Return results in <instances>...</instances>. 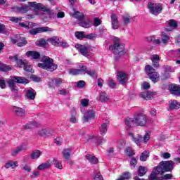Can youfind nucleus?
<instances>
[{
    "instance_id": "1",
    "label": "nucleus",
    "mask_w": 180,
    "mask_h": 180,
    "mask_svg": "<svg viewBox=\"0 0 180 180\" xmlns=\"http://www.w3.org/2000/svg\"><path fill=\"white\" fill-rule=\"evenodd\" d=\"M125 124L127 126H140L143 127L147 124V115L143 113H138L134 116L133 118H126Z\"/></svg>"
},
{
    "instance_id": "2",
    "label": "nucleus",
    "mask_w": 180,
    "mask_h": 180,
    "mask_svg": "<svg viewBox=\"0 0 180 180\" xmlns=\"http://www.w3.org/2000/svg\"><path fill=\"white\" fill-rule=\"evenodd\" d=\"M41 63H38V67L42 68L43 70H46L53 72L56 71L57 68V64L54 63V60L49 56H44L41 60Z\"/></svg>"
},
{
    "instance_id": "3",
    "label": "nucleus",
    "mask_w": 180,
    "mask_h": 180,
    "mask_svg": "<svg viewBox=\"0 0 180 180\" xmlns=\"http://www.w3.org/2000/svg\"><path fill=\"white\" fill-rule=\"evenodd\" d=\"M17 84H29V80L25 77L13 76L11 79L7 81L9 88L14 94H18V89H16Z\"/></svg>"
},
{
    "instance_id": "4",
    "label": "nucleus",
    "mask_w": 180,
    "mask_h": 180,
    "mask_svg": "<svg viewBox=\"0 0 180 180\" xmlns=\"http://www.w3.org/2000/svg\"><path fill=\"white\" fill-rule=\"evenodd\" d=\"M110 50H111L114 54L122 56V54L124 53V45L120 44V39L115 37L114 38V44L110 46Z\"/></svg>"
},
{
    "instance_id": "5",
    "label": "nucleus",
    "mask_w": 180,
    "mask_h": 180,
    "mask_svg": "<svg viewBox=\"0 0 180 180\" xmlns=\"http://www.w3.org/2000/svg\"><path fill=\"white\" fill-rule=\"evenodd\" d=\"M129 136L131 137L132 141L138 146H141V143H147L150 140V134L148 132H146L143 137L141 135H134L132 133H129Z\"/></svg>"
},
{
    "instance_id": "6",
    "label": "nucleus",
    "mask_w": 180,
    "mask_h": 180,
    "mask_svg": "<svg viewBox=\"0 0 180 180\" xmlns=\"http://www.w3.org/2000/svg\"><path fill=\"white\" fill-rule=\"evenodd\" d=\"M156 167L158 169V174H162L164 172H169V171L174 169V162L172 160L163 161Z\"/></svg>"
},
{
    "instance_id": "7",
    "label": "nucleus",
    "mask_w": 180,
    "mask_h": 180,
    "mask_svg": "<svg viewBox=\"0 0 180 180\" xmlns=\"http://www.w3.org/2000/svg\"><path fill=\"white\" fill-rule=\"evenodd\" d=\"M147 6L151 15H155V16H157L158 15H160L161 12H162V4H161L160 3H154L149 1Z\"/></svg>"
},
{
    "instance_id": "8",
    "label": "nucleus",
    "mask_w": 180,
    "mask_h": 180,
    "mask_svg": "<svg viewBox=\"0 0 180 180\" xmlns=\"http://www.w3.org/2000/svg\"><path fill=\"white\" fill-rule=\"evenodd\" d=\"M29 6H31L32 8H34V9H38V11H42V12H46L51 16L53 13H54V11H51L50 8H49L47 6L43 5L41 3H37L36 1L33 2H29L28 4Z\"/></svg>"
},
{
    "instance_id": "9",
    "label": "nucleus",
    "mask_w": 180,
    "mask_h": 180,
    "mask_svg": "<svg viewBox=\"0 0 180 180\" xmlns=\"http://www.w3.org/2000/svg\"><path fill=\"white\" fill-rule=\"evenodd\" d=\"M145 71L147 75H148L150 79L153 81V82H157V80L158 79V78H160V75H158V73L155 72V70L154 69V68H153V66L147 65L145 67Z\"/></svg>"
},
{
    "instance_id": "10",
    "label": "nucleus",
    "mask_w": 180,
    "mask_h": 180,
    "mask_svg": "<svg viewBox=\"0 0 180 180\" xmlns=\"http://www.w3.org/2000/svg\"><path fill=\"white\" fill-rule=\"evenodd\" d=\"M117 77L118 82L122 85H124L129 81V75L123 71L117 72Z\"/></svg>"
},
{
    "instance_id": "11",
    "label": "nucleus",
    "mask_w": 180,
    "mask_h": 180,
    "mask_svg": "<svg viewBox=\"0 0 180 180\" xmlns=\"http://www.w3.org/2000/svg\"><path fill=\"white\" fill-rule=\"evenodd\" d=\"M46 32H53V29L49 27H40L35 29H32L29 31L30 34L33 36L37 34V33H44Z\"/></svg>"
},
{
    "instance_id": "12",
    "label": "nucleus",
    "mask_w": 180,
    "mask_h": 180,
    "mask_svg": "<svg viewBox=\"0 0 180 180\" xmlns=\"http://www.w3.org/2000/svg\"><path fill=\"white\" fill-rule=\"evenodd\" d=\"M11 43H13V44H16L17 43L18 47H23V46L27 44V41L23 37H17L16 39H11Z\"/></svg>"
},
{
    "instance_id": "13",
    "label": "nucleus",
    "mask_w": 180,
    "mask_h": 180,
    "mask_svg": "<svg viewBox=\"0 0 180 180\" xmlns=\"http://www.w3.org/2000/svg\"><path fill=\"white\" fill-rule=\"evenodd\" d=\"M93 119H95V112L93 110H87L84 113L83 123H86Z\"/></svg>"
},
{
    "instance_id": "14",
    "label": "nucleus",
    "mask_w": 180,
    "mask_h": 180,
    "mask_svg": "<svg viewBox=\"0 0 180 180\" xmlns=\"http://www.w3.org/2000/svg\"><path fill=\"white\" fill-rule=\"evenodd\" d=\"M63 84V79L54 78L49 81V85L51 88H58Z\"/></svg>"
},
{
    "instance_id": "15",
    "label": "nucleus",
    "mask_w": 180,
    "mask_h": 180,
    "mask_svg": "<svg viewBox=\"0 0 180 180\" xmlns=\"http://www.w3.org/2000/svg\"><path fill=\"white\" fill-rule=\"evenodd\" d=\"M75 48L81 53L82 56H84V57H89V53L88 52V48L85 46L84 45H81L79 44H77L75 45Z\"/></svg>"
},
{
    "instance_id": "16",
    "label": "nucleus",
    "mask_w": 180,
    "mask_h": 180,
    "mask_svg": "<svg viewBox=\"0 0 180 180\" xmlns=\"http://www.w3.org/2000/svg\"><path fill=\"white\" fill-rule=\"evenodd\" d=\"M169 91L172 95L178 96L180 95V86L176 84H170L169 85Z\"/></svg>"
},
{
    "instance_id": "17",
    "label": "nucleus",
    "mask_w": 180,
    "mask_h": 180,
    "mask_svg": "<svg viewBox=\"0 0 180 180\" xmlns=\"http://www.w3.org/2000/svg\"><path fill=\"white\" fill-rule=\"evenodd\" d=\"M111 25L112 29L116 30V29H119V20H117V15L115 13L111 15Z\"/></svg>"
},
{
    "instance_id": "18",
    "label": "nucleus",
    "mask_w": 180,
    "mask_h": 180,
    "mask_svg": "<svg viewBox=\"0 0 180 180\" xmlns=\"http://www.w3.org/2000/svg\"><path fill=\"white\" fill-rule=\"evenodd\" d=\"M83 72H86L87 75H89V77H91V78H97L98 77V73H96V71L95 70H91L88 69L86 66H82Z\"/></svg>"
},
{
    "instance_id": "19",
    "label": "nucleus",
    "mask_w": 180,
    "mask_h": 180,
    "mask_svg": "<svg viewBox=\"0 0 180 180\" xmlns=\"http://www.w3.org/2000/svg\"><path fill=\"white\" fill-rule=\"evenodd\" d=\"M25 96L27 99L30 101H34L36 98V91L34 89L30 88L26 91Z\"/></svg>"
},
{
    "instance_id": "20",
    "label": "nucleus",
    "mask_w": 180,
    "mask_h": 180,
    "mask_svg": "<svg viewBox=\"0 0 180 180\" xmlns=\"http://www.w3.org/2000/svg\"><path fill=\"white\" fill-rule=\"evenodd\" d=\"M25 56L27 57H30L32 60H39L40 59V53L37 51H29L26 52Z\"/></svg>"
},
{
    "instance_id": "21",
    "label": "nucleus",
    "mask_w": 180,
    "mask_h": 180,
    "mask_svg": "<svg viewBox=\"0 0 180 180\" xmlns=\"http://www.w3.org/2000/svg\"><path fill=\"white\" fill-rule=\"evenodd\" d=\"M10 59L11 61L16 63L18 67H20V68L22 67H24V65H25V62L22 59H19L18 58V55H15V56L10 57Z\"/></svg>"
},
{
    "instance_id": "22",
    "label": "nucleus",
    "mask_w": 180,
    "mask_h": 180,
    "mask_svg": "<svg viewBox=\"0 0 180 180\" xmlns=\"http://www.w3.org/2000/svg\"><path fill=\"white\" fill-rule=\"evenodd\" d=\"M180 103H179L176 100H173L169 101V109L170 110H174V109H179Z\"/></svg>"
},
{
    "instance_id": "23",
    "label": "nucleus",
    "mask_w": 180,
    "mask_h": 180,
    "mask_svg": "<svg viewBox=\"0 0 180 180\" xmlns=\"http://www.w3.org/2000/svg\"><path fill=\"white\" fill-rule=\"evenodd\" d=\"M38 134L44 137H50L53 134V131L50 129H42L39 131Z\"/></svg>"
},
{
    "instance_id": "24",
    "label": "nucleus",
    "mask_w": 180,
    "mask_h": 180,
    "mask_svg": "<svg viewBox=\"0 0 180 180\" xmlns=\"http://www.w3.org/2000/svg\"><path fill=\"white\" fill-rule=\"evenodd\" d=\"M150 59L153 64V67H155V68H158L160 67V56L153 55L151 56Z\"/></svg>"
},
{
    "instance_id": "25",
    "label": "nucleus",
    "mask_w": 180,
    "mask_h": 180,
    "mask_svg": "<svg viewBox=\"0 0 180 180\" xmlns=\"http://www.w3.org/2000/svg\"><path fill=\"white\" fill-rule=\"evenodd\" d=\"M13 111L17 115V116H26V111L19 107H13Z\"/></svg>"
},
{
    "instance_id": "26",
    "label": "nucleus",
    "mask_w": 180,
    "mask_h": 180,
    "mask_svg": "<svg viewBox=\"0 0 180 180\" xmlns=\"http://www.w3.org/2000/svg\"><path fill=\"white\" fill-rule=\"evenodd\" d=\"M74 13H70L71 16H73V18H75V19H77V20H82L84 18H85V15L82 13H79V11H75V9H73Z\"/></svg>"
},
{
    "instance_id": "27",
    "label": "nucleus",
    "mask_w": 180,
    "mask_h": 180,
    "mask_svg": "<svg viewBox=\"0 0 180 180\" xmlns=\"http://www.w3.org/2000/svg\"><path fill=\"white\" fill-rule=\"evenodd\" d=\"M109 124V122L103 123L101 126L99 128L100 130V134L101 136H105L106 133L108 132V126Z\"/></svg>"
},
{
    "instance_id": "28",
    "label": "nucleus",
    "mask_w": 180,
    "mask_h": 180,
    "mask_svg": "<svg viewBox=\"0 0 180 180\" xmlns=\"http://www.w3.org/2000/svg\"><path fill=\"white\" fill-rule=\"evenodd\" d=\"M157 175H162V173H158V167H154L153 172L149 176V179L150 180H157Z\"/></svg>"
},
{
    "instance_id": "29",
    "label": "nucleus",
    "mask_w": 180,
    "mask_h": 180,
    "mask_svg": "<svg viewBox=\"0 0 180 180\" xmlns=\"http://www.w3.org/2000/svg\"><path fill=\"white\" fill-rule=\"evenodd\" d=\"M122 20L124 25H127L129 23H131V22H133V18H131L129 14H125L122 16Z\"/></svg>"
},
{
    "instance_id": "30",
    "label": "nucleus",
    "mask_w": 180,
    "mask_h": 180,
    "mask_svg": "<svg viewBox=\"0 0 180 180\" xmlns=\"http://www.w3.org/2000/svg\"><path fill=\"white\" fill-rule=\"evenodd\" d=\"M153 95H154V93H153L151 91H148V92L140 94L141 98H143V99H146V101H149V99H151L153 98Z\"/></svg>"
},
{
    "instance_id": "31",
    "label": "nucleus",
    "mask_w": 180,
    "mask_h": 180,
    "mask_svg": "<svg viewBox=\"0 0 180 180\" xmlns=\"http://www.w3.org/2000/svg\"><path fill=\"white\" fill-rule=\"evenodd\" d=\"M84 70H82V66L80 69H69L68 72L70 75H79V74H82Z\"/></svg>"
},
{
    "instance_id": "32",
    "label": "nucleus",
    "mask_w": 180,
    "mask_h": 180,
    "mask_svg": "<svg viewBox=\"0 0 180 180\" xmlns=\"http://www.w3.org/2000/svg\"><path fill=\"white\" fill-rule=\"evenodd\" d=\"M23 150H26V145L22 144L15 148L14 150H13L12 155H16L17 154H19L20 151H23Z\"/></svg>"
},
{
    "instance_id": "33",
    "label": "nucleus",
    "mask_w": 180,
    "mask_h": 180,
    "mask_svg": "<svg viewBox=\"0 0 180 180\" xmlns=\"http://www.w3.org/2000/svg\"><path fill=\"white\" fill-rule=\"evenodd\" d=\"M48 41L53 44V46H56V47H58L60 46V39L57 37H53L52 38L48 39Z\"/></svg>"
},
{
    "instance_id": "34",
    "label": "nucleus",
    "mask_w": 180,
    "mask_h": 180,
    "mask_svg": "<svg viewBox=\"0 0 180 180\" xmlns=\"http://www.w3.org/2000/svg\"><path fill=\"white\" fill-rule=\"evenodd\" d=\"M86 159L89 162H90V164H98V158L92 155H86Z\"/></svg>"
},
{
    "instance_id": "35",
    "label": "nucleus",
    "mask_w": 180,
    "mask_h": 180,
    "mask_svg": "<svg viewBox=\"0 0 180 180\" xmlns=\"http://www.w3.org/2000/svg\"><path fill=\"white\" fill-rule=\"evenodd\" d=\"M40 155H41V151L35 150L31 153L30 157L32 160H39V158H40Z\"/></svg>"
},
{
    "instance_id": "36",
    "label": "nucleus",
    "mask_w": 180,
    "mask_h": 180,
    "mask_svg": "<svg viewBox=\"0 0 180 180\" xmlns=\"http://www.w3.org/2000/svg\"><path fill=\"white\" fill-rule=\"evenodd\" d=\"M79 25L82 27H84L85 29H89V27H91V21L89 20V19H87L86 20L79 22Z\"/></svg>"
},
{
    "instance_id": "37",
    "label": "nucleus",
    "mask_w": 180,
    "mask_h": 180,
    "mask_svg": "<svg viewBox=\"0 0 180 180\" xmlns=\"http://www.w3.org/2000/svg\"><path fill=\"white\" fill-rule=\"evenodd\" d=\"M147 167L140 166L138 169V175L139 176H144V175H146V174L147 173Z\"/></svg>"
},
{
    "instance_id": "38",
    "label": "nucleus",
    "mask_w": 180,
    "mask_h": 180,
    "mask_svg": "<svg viewBox=\"0 0 180 180\" xmlns=\"http://www.w3.org/2000/svg\"><path fill=\"white\" fill-rule=\"evenodd\" d=\"M71 152L72 150L70 149H64L62 152V155L65 160H70V157H71Z\"/></svg>"
},
{
    "instance_id": "39",
    "label": "nucleus",
    "mask_w": 180,
    "mask_h": 180,
    "mask_svg": "<svg viewBox=\"0 0 180 180\" xmlns=\"http://www.w3.org/2000/svg\"><path fill=\"white\" fill-rule=\"evenodd\" d=\"M50 167H51V163L46 162L39 165L38 169L39 171H43V169H47L48 168H50Z\"/></svg>"
},
{
    "instance_id": "40",
    "label": "nucleus",
    "mask_w": 180,
    "mask_h": 180,
    "mask_svg": "<svg viewBox=\"0 0 180 180\" xmlns=\"http://www.w3.org/2000/svg\"><path fill=\"white\" fill-rule=\"evenodd\" d=\"M99 101H101V102H108V101H109L108 94L105 92H101L100 94Z\"/></svg>"
},
{
    "instance_id": "41",
    "label": "nucleus",
    "mask_w": 180,
    "mask_h": 180,
    "mask_svg": "<svg viewBox=\"0 0 180 180\" xmlns=\"http://www.w3.org/2000/svg\"><path fill=\"white\" fill-rule=\"evenodd\" d=\"M18 167V161H9L5 165V168H16Z\"/></svg>"
},
{
    "instance_id": "42",
    "label": "nucleus",
    "mask_w": 180,
    "mask_h": 180,
    "mask_svg": "<svg viewBox=\"0 0 180 180\" xmlns=\"http://www.w3.org/2000/svg\"><path fill=\"white\" fill-rule=\"evenodd\" d=\"M40 124L37 122H30L25 125V129H35V127H39Z\"/></svg>"
},
{
    "instance_id": "43",
    "label": "nucleus",
    "mask_w": 180,
    "mask_h": 180,
    "mask_svg": "<svg viewBox=\"0 0 180 180\" xmlns=\"http://www.w3.org/2000/svg\"><path fill=\"white\" fill-rule=\"evenodd\" d=\"M169 41V36H168L165 32L162 33V42L163 44H167Z\"/></svg>"
},
{
    "instance_id": "44",
    "label": "nucleus",
    "mask_w": 180,
    "mask_h": 180,
    "mask_svg": "<svg viewBox=\"0 0 180 180\" xmlns=\"http://www.w3.org/2000/svg\"><path fill=\"white\" fill-rule=\"evenodd\" d=\"M11 70H12V68H11V66L8 65H5V64L0 65V71H3V72L11 71Z\"/></svg>"
},
{
    "instance_id": "45",
    "label": "nucleus",
    "mask_w": 180,
    "mask_h": 180,
    "mask_svg": "<svg viewBox=\"0 0 180 180\" xmlns=\"http://www.w3.org/2000/svg\"><path fill=\"white\" fill-rule=\"evenodd\" d=\"M93 180H103V176H102L101 172L98 170L96 171V172L94 173Z\"/></svg>"
},
{
    "instance_id": "46",
    "label": "nucleus",
    "mask_w": 180,
    "mask_h": 180,
    "mask_svg": "<svg viewBox=\"0 0 180 180\" xmlns=\"http://www.w3.org/2000/svg\"><path fill=\"white\" fill-rule=\"evenodd\" d=\"M168 25L171 29H176L178 27V22L175 20H170L168 21Z\"/></svg>"
},
{
    "instance_id": "47",
    "label": "nucleus",
    "mask_w": 180,
    "mask_h": 180,
    "mask_svg": "<svg viewBox=\"0 0 180 180\" xmlns=\"http://www.w3.org/2000/svg\"><path fill=\"white\" fill-rule=\"evenodd\" d=\"M17 11L19 12V13H26L29 11V6H24L21 7L17 8Z\"/></svg>"
},
{
    "instance_id": "48",
    "label": "nucleus",
    "mask_w": 180,
    "mask_h": 180,
    "mask_svg": "<svg viewBox=\"0 0 180 180\" xmlns=\"http://www.w3.org/2000/svg\"><path fill=\"white\" fill-rule=\"evenodd\" d=\"M148 154H150L148 151L143 152L140 156V161H147V159L148 158Z\"/></svg>"
},
{
    "instance_id": "49",
    "label": "nucleus",
    "mask_w": 180,
    "mask_h": 180,
    "mask_svg": "<svg viewBox=\"0 0 180 180\" xmlns=\"http://www.w3.org/2000/svg\"><path fill=\"white\" fill-rule=\"evenodd\" d=\"M19 26H20L21 27H34V26H36V24L32 22H29L28 25H26V24H25V22H19Z\"/></svg>"
},
{
    "instance_id": "50",
    "label": "nucleus",
    "mask_w": 180,
    "mask_h": 180,
    "mask_svg": "<svg viewBox=\"0 0 180 180\" xmlns=\"http://www.w3.org/2000/svg\"><path fill=\"white\" fill-rule=\"evenodd\" d=\"M125 151H126L127 155H128L129 157H131L134 155V150H133L131 147H127L125 148Z\"/></svg>"
},
{
    "instance_id": "51",
    "label": "nucleus",
    "mask_w": 180,
    "mask_h": 180,
    "mask_svg": "<svg viewBox=\"0 0 180 180\" xmlns=\"http://www.w3.org/2000/svg\"><path fill=\"white\" fill-rule=\"evenodd\" d=\"M46 44H47V42L43 39L36 41V45L39 46V47H46Z\"/></svg>"
},
{
    "instance_id": "52",
    "label": "nucleus",
    "mask_w": 180,
    "mask_h": 180,
    "mask_svg": "<svg viewBox=\"0 0 180 180\" xmlns=\"http://www.w3.org/2000/svg\"><path fill=\"white\" fill-rule=\"evenodd\" d=\"M80 103L83 108H86L89 105V100L88 98H83L80 101Z\"/></svg>"
},
{
    "instance_id": "53",
    "label": "nucleus",
    "mask_w": 180,
    "mask_h": 180,
    "mask_svg": "<svg viewBox=\"0 0 180 180\" xmlns=\"http://www.w3.org/2000/svg\"><path fill=\"white\" fill-rule=\"evenodd\" d=\"M75 37L79 40H82L85 36L84 35V32H76L75 34Z\"/></svg>"
},
{
    "instance_id": "54",
    "label": "nucleus",
    "mask_w": 180,
    "mask_h": 180,
    "mask_svg": "<svg viewBox=\"0 0 180 180\" xmlns=\"http://www.w3.org/2000/svg\"><path fill=\"white\" fill-rule=\"evenodd\" d=\"M58 47H63L64 49H66L67 47H70V45L68 44V41L62 40L61 41H59Z\"/></svg>"
},
{
    "instance_id": "55",
    "label": "nucleus",
    "mask_w": 180,
    "mask_h": 180,
    "mask_svg": "<svg viewBox=\"0 0 180 180\" xmlns=\"http://www.w3.org/2000/svg\"><path fill=\"white\" fill-rule=\"evenodd\" d=\"M53 164L56 167V168H58V169H63V165L61 164L60 161H58L57 160H53Z\"/></svg>"
},
{
    "instance_id": "56",
    "label": "nucleus",
    "mask_w": 180,
    "mask_h": 180,
    "mask_svg": "<svg viewBox=\"0 0 180 180\" xmlns=\"http://www.w3.org/2000/svg\"><path fill=\"white\" fill-rule=\"evenodd\" d=\"M96 139L98 146H102V143L106 141V140L102 136H98Z\"/></svg>"
},
{
    "instance_id": "57",
    "label": "nucleus",
    "mask_w": 180,
    "mask_h": 180,
    "mask_svg": "<svg viewBox=\"0 0 180 180\" xmlns=\"http://www.w3.org/2000/svg\"><path fill=\"white\" fill-rule=\"evenodd\" d=\"M21 169L22 171H26L27 172H31L32 171V167H30L29 165H21Z\"/></svg>"
},
{
    "instance_id": "58",
    "label": "nucleus",
    "mask_w": 180,
    "mask_h": 180,
    "mask_svg": "<svg viewBox=\"0 0 180 180\" xmlns=\"http://www.w3.org/2000/svg\"><path fill=\"white\" fill-rule=\"evenodd\" d=\"M101 24H102V20H101V19H99L98 18H94V26H95L96 27Z\"/></svg>"
},
{
    "instance_id": "59",
    "label": "nucleus",
    "mask_w": 180,
    "mask_h": 180,
    "mask_svg": "<svg viewBox=\"0 0 180 180\" xmlns=\"http://www.w3.org/2000/svg\"><path fill=\"white\" fill-rule=\"evenodd\" d=\"M130 165H131V167L134 168L136 167V165H137V158H132V159L130 161Z\"/></svg>"
},
{
    "instance_id": "60",
    "label": "nucleus",
    "mask_w": 180,
    "mask_h": 180,
    "mask_svg": "<svg viewBox=\"0 0 180 180\" xmlns=\"http://www.w3.org/2000/svg\"><path fill=\"white\" fill-rule=\"evenodd\" d=\"M108 86H110V88L113 89V88H115V86H116V83H115V81H113V79H110L108 83Z\"/></svg>"
},
{
    "instance_id": "61",
    "label": "nucleus",
    "mask_w": 180,
    "mask_h": 180,
    "mask_svg": "<svg viewBox=\"0 0 180 180\" xmlns=\"http://www.w3.org/2000/svg\"><path fill=\"white\" fill-rule=\"evenodd\" d=\"M172 54H173V56L175 58L180 57V49H179L178 51H172Z\"/></svg>"
},
{
    "instance_id": "62",
    "label": "nucleus",
    "mask_w": 180,
    "mask_h": 180,
    "mask_svg": "<svg viewBox=\"0 0 180 180\" xmlns=\"http://www.w3.org/2000/svg\"><path fill=\"white\" fill-rule=\"evenodd\" d=\"M85 82L83 80L77 82V88H84V86H85Z\"/></svg>"
},
{
    "instance_id": "63",
    "label": "nucleus",
    "mask_w": 180,
    "mask_h": 180,
    "mask_svg": "<svg viewBox=\"0 0 180 180\" xmlns=\"http://www.w3.org/2000/svg\"><path fill=\"white\" fill-rule=\"evenodd\" d=\"M142 89H150V83H148L147 82H144L142 84Z\"/></svg>"
},
{
    "instance_id": "64",
    "label": "nucleus",
    "mask_w": 180,
    "mask_h": 180,
    "mask_svg": "<svg viewBox=\"0 0 180 180\" xmlns=\"http://www.w3.org/2000/svg\"><path fill=\"white\" fill-rule=\"evenodd\" d=\"M162 179H172V174H166L164 176H162Z\"/></svg>"
}]
</instances>
